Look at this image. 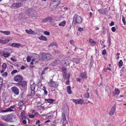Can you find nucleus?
<instances>
[{
  "label": "nucleus",
  "instance_id": "obj_57",
  "mask_svg": "<svg viewBox=\"0 0 126 126\" xmlns=\"http://www.w3.org/2000/svg\"><path fill=\"white\" fill-rule=\"evenodd\" d=\"M10 59L13 62H16V59H14L12 58H11Z\"/></svg>",
  "mask_w": 126,
  "mask_h": 126
},
{
  "label": "nucleus",
  "instance_id": "obj_8",
  "mask_svg": "<svg viewBox=\"0 0 126 126\" xmlns=\"http://www.w3.org/2000/svg\"><path fill=\"white\" fill-rule=\"evenodd\" d=\"M11 89L12 91L16 95L19 94V92L18 89L16 87H13Z\"/></svg>",
  "mask_w": 126,
  "mask_h": 126
},
{
  "label": "nucleus",
  "instance_id": "obj_26",
  "mask_svg": "<svg viewBox=\"0 0 126 126\" xmlns=\"http://www.w3.org/2000/svg\"><path fill=\"white\" fill-rule=\"evenodd\" d=\"M89 41L91 45L92 46H94L96 43L94 41H93L92 39H90Z\"/></svg>",
  "mask_w": 126,
  "mask_h": 126
},
{
  "label": "nucleus",
  "instance_id": "obj_34",
  "mask_svg": "<svg viewBox=\"0 0 126 126\" xmlns=\"http://www.w3.org/2000/svg\"><path fill=\"white\" fill-rule=\"evenodd\" d=\"M53 45H55L56 47L58 46V45L56 43H53L50 44L48 46L49 47H52Z\"/></svg>",
  "mask_w": 126,
  "mask_h": 126
},
{
  "label": "nucleus",
  "instance_id": "obj_12",
  "mask_svg": "<svg viewBox=\"0 0 126 126\" xmlns=\"http://www.w3.org/2000/svg\"><path fill=\"white\" fill-rule=\"evenodd\" d=\"M70 74H68V75H67L66 76H65L64 75L63 77L64 78H66V79H68L66 81V84L67 85L69 84V79L70 78Z\"/></svg>",
  "mask_w": 126,
  "mask_h": 126
},
{
  "label": "nucleus",
  "instance_id": "obj_25",
  "mask_svg": "<svg viewBox=\"0 0 126 126\" xmlns=\"http://www.w3.org/2000/svg\"><path fill=\"white\" fill-rule=\"evenodd\" d=\"M1 118L3 120L7 122H8V115H3L2 116Z\"/></svg>",
  "mask_w": 126,
  "mask_h": 126
},
{
  "label": "nucleus",
  "instance_id": "obj_9",
  "mask_svg": "<svg viewBox=\"0 0 126 126\" xmlns=\"http://www.w3.org/2000/svg\"><path fill=\"white\" fill-rule=\"evenodd\" d=\"M116 110V107L115 105L113 106L109 114L110 116H112L114 114Z\"/></svg>",
  "mask_w": 126,
  "mask_h": 126
},
{
  "label": "nucleus",
  "instance_id": "obj_38",
  "mask_svg": "<svg viewBox=\"0 0 126 126\" xmlns=\"http://www.w3.org/2000/svg\"><path fill=\"white\" fill-rule=\"evenodd\" d=\"M10 55V54L9 53H5L3 54V56L5 58L8 57Z\"/></svg>",
  "mask_w": 126,
  "mask_h": 126
},
{
  "label": "nucleus",
  "instance_id": "obj_53",
  "mask_svg": "<svg viewBox=\"0 0 126 126\" xmlns=\"http://www.w3.org/2000/svg\"><path fill=\"white\" fill-rule=\"evenodd\" d=\"M106 54V51L105 49L104 50L102 51V54L103 55H105Z\"/></svg>",
  "mask_w": 126,
  "mask_h": 126
},
{
  "label": "nucleus",
  "instance_id": "obj_39",
  "mask_svg": "<svg viewBox=\"0 0 126 126\" xmlns=\"http://www.w3.org/2000/svg\"><path fill=\"white\" fill-rule=\"evenodd\" d=\"M84 98H89V94L88 93H87L85 94L84 95Z\"/></svg>",
  "mask_w": 126,
  "mask_h": 126
},
{
  "label": "nucleus",
  "instance_id": "obj_60",
  "mask_svg": "<svg viewBox=\"0 0 126 126\" xmlns=\"http://www.w3.org/2000/svg\"><path fill=\"white\" fill-rule=\"evenodd\" d=\"M74 41L73 40H70V42L71 43L72 45H73L74 44Z\"/></svg>",
  "mask_w": 126,
  "mask_h": 126
},
{
  "label": "nucleus",
  "instance_id": "obj_21",
  "mask_svg": "<svg viewBox=\"0 0 126 126\" xmlns=\"http://www.w3.org/2000/svg\"><path fill=\"white\" fill-rule=\"evenodd\" d=\"M21 121L24 124H26V116H23L22 118Z\"/></svg>",
  "mask_w": 126,
  "mask_h": 126
},
{
  "label": "nucleus",
  "instance_id": "obj_59",
  "mask_svg": "<svg viewBox=\"0 0 126 126\" xmlns=\"http://www.w3.org/2000/svg\"><path fill=\"white\" fill-rule=\"evenodd\" d=\"M122 20L124 24L125 25L126 24L125 20V19L124 18H123Z\"/></svg>",
  "mask_w": 126,
  "mask_h": 126
},
{
  "label": "nucleus",
  "instance_id": "obj_56",
  "mask_svg": "<svg viewBox=\"0 0 126 126\" xmlns=\"http://www.w3.org/2000/svg\"><path fill=\"white\" fill-rule=\"evenodd\" d=\"M3 81V80L2 79H0V85L2 84V82Z\"/></svg>",
  "mask_w": 126,
  "mask_h": 126
},
{
  "label": "nucleus",
  "instance_id": "obj_13",
  "mask_svg": "<svg viewBox=\"0 0 126 126\" xmlns=\"http://www.w3.org/2000/svg\"><path fill=\"white\" fill-rule=\"evenodd\" d=\"M21 45V44L19 43H13L11 44V46L12 47H18Z\"/></svg>",
  "mask_w": 126,
  "mask_h": 126
},
{
  "label": "nucleus",
  "instance_id": "obj_36",
  "mask_svg": "<svg viewBox=\"0 0 126 126\" xmlns=\"http://www.w3.org/2000/svg\"><path fill=\"white\" fill-rule=\"evenodd\" d=\"M35 87V84H32L31 85V90L33 91H34Z\"/></svg>",
  "mask_w": 126,
  "mask_h": 126
},
{
  "label": "nucleus",
  "instance_id": "obj_31",
  "mask_svg": "<svg viewBox=\"0 0 126 126\" xmlns=\"http://www.w3.org/2000/svg\"><path fill=\"white\" fill-rule=\"evenodd\" d=\"M50 7L51 8L52 10H53L55 9L57 7H56V6L54 5V4H51L50 5Z\"/></svg>",
  "mask_w": 126,
  "mask_h": 126
},
{
  "label": "nucleus",
  "instance_id": "obj_17",
  "mask_svg": "<svg viewBox=\"0 0 126 126\" xmlns=\"http://www.w3.org/2000/svg\"><path fill=\"white\" fill-rule=\"evenodd\" d=\"M0 32L6 35H10V32L9 31H0Z\"/></svg>",
  "mask_w": 126,
  "mask_h": 126
},
{
  "label": "nucleus",
  "instance_id": "obj_58",
  "mask_svg": "<svg viewBox=\"0 0 126 126\" xmlns=\"http://www.w3.org/2000/svg\"><path fill=\"white\" fill-rule=\"evenodd\" d=\"M76 80L77 81L79 82H80L81 81V79L79 78H77L76 79Z\"/></svg>",
  "mask_w": 126,
  "mask_h": 126
},
{
  "label": "nucleus",
  "instance_id": "obj_20",
  "mask_svg": "<svg viewBox=\"0 0 126 126\" xmlns=\"http://www.w3.org/2000/svg\"><path fill=\"white\" fill-rule=\"evenodd\" d=\"M18 84L19 85H21L22 87H24L26 84V81H23L22 82L21 81Z\"/></svg>",
  "mask_w": 126,
  "mask_h": 126
},
{
  "label": "nucleus",
  "instance_id": "obj_29",
  "mask_svg": "<svg viewBox=\"0 0 126 126\" xmlns=\"http://www.w3.org/2000/svg\"><path fill=\"white\" fill-rule=\"evenodd\" d=\"M45 101L50 103H52L53 101H54L53 99H45Z\"/></svg>",
  "mask_w": 126,
  "mask_h": 126
},
{
  "label": "nucleus",
  "instance_id": "obj_10",
  "mask_svg": "<svg viewBox=\"0 0 126 126\" xmlns=\"http://www.w3.org/2000/svg\"><path fill=\"white\" fill-rule=\"evenodd\" d=\"M105 92L108 93V96H110L111 94V92L110 89L109 87L108 86H107L106 87Z\"/></svg>",
  "mask_w": 126,
  "mask_h": 126
},
{
  "label": "nucleus",
  "instance_id": "obj_32",
  "mask_svg": "<svg viewBox=\"0 0 126 126\" xmlns=\"http://www.w3.org/2000/svg\"><path fill=\"white\" fill-rule=\"evenodd\" d=\"M13 111V110L11 109L10 108H9L6 110H2V112H4L8 111Z\"/></svg>",
  "mask_w": 126,
  "mask_h": 126
},
{
  "label": "nucleus",
  "instance_id": "obj_37",
  "mask_svg": "<svg viewBox=\"0 0 126 126\" xmlns=\"http://www.w3.org/2000/svg\"><path fill=\"white\" fill-rule=\"evenodd\" d=\"M115 94L118 95L119 94L120 92V91L117 88L115 89Z\"/></svg>",
  "mask_w": 126,
  "mask_h": 126
},
{
  "label": "nucleus",
  "instance_id": "obj_41",
  "mask_svg": "<svg viewBox=\"0 0 126 126\" xmlns=\"http://www.w3.org/2000/svg\"><path fill=\"white\" fill-rule=\"evenodd\" d=\"M123 63L122 60H121L118 63V65L119 67H121L123 64Z\"/></svg>",
  "mask_w": 126,
  "mask_h": 126
},
{
  "label": "nucleus",
  "instance_id": "obj_52",
  "mask_svg": "<svg viewBox=\"0 0 126 126\" xmlns=\"http://www.w3.org/2000/svg\"><path fill=\"white\" fill-rule=\"evenodd\" d=\"M7 67V65L6 63H4L3 64L2 67L3 68H5Z\"/></svg>",
  "mask_w": 126,
  "mask_h": 126
},
{
  "label": "nucleus",
  "instance_id": "obj_46",
  "mask_svg": "<svg viewBox=\"0 0 126 126\" xmlns=\"http://www.w3.org/2000/svg\"><path fill=\"white\" fill-rule=\"evenodd\" d=\"M25 114V112L23 111H21V114L20 115V116L22 118L23 117V116H24Z\"/></svg>",
  "mask_w": 126,
  "mask_h": 126
},
{
  "label": "nucleus",
  "instance_id": "obj_15",
  "mask_svg": "<svg viewBox=\"0 0 126 126\" xmlns=\"http://www.w3.org/2000/svg\"><path fill=\"white\" fill-rule=\"evenodd\" d=\"M100 13L104 14H106L107 11V10L105 9H101L99 10Z\"/></svg>",
  "mask_w": 126,
  "mask_h": 126
},
{
  "label": "nucleus",
  "instance_id": "obj_64",
  "mask_svg": "<svg viewBox=\"0 0 126 126\" xmlns=\"http://www.w3.org/2000/svg\"><path fill=\"white\" fill-rule=\"evenodd\" d=\"M102 84V82H100L99 83H98L97 84V85L98 86H100Z\"/></svg>",
  "mask_w": 126,
  "mask_h": 126
},
{
  "label": "nucleus",
  "instance_id": "obj_19",
  "mask_svg": "<svg viewBox=\"0 0 126 126\" xmlns=\"http://www.w3.org/2000/svg\"><path fill=\"white\" fill-rule=\"evenodd\" d=\"M62 119L63 120V122L65 123H66L67 124V121L66 120V117H65V115L63 113H62Z\"/></svg>",
  "mask_w": 126,
  "mask_h": 126
},
{
  "label": "nucleus",
  "instance_id": "obj_6",
  "mask_svg": "<svg viewBox=\"0 0 126 126\" xmlns=\"http://www.w3.org/2000/svg\"><path fill=\"white\" fill-rule=\"evenodd\" d=\"M14 80L17 82H20L23 79L22 77L19 75L15 76L14 78Z\"/></svg>",
  "mask_w": 126,
  "mask_h": 126
},
{
  "label": "nucleus",
  "instance_id": "obj_44",
  "mask_svg": "<svg viewBox=\"0 0 126 126\" xmlns=\"http://www.w3.org/2000/svg\"><path fill=\"white\" fill-rule=\"evenodd\" d=\"M26 60L27 62H30L31 60V58L30 56H28L26 58Z\"/></svg>",
  "mask_w": 126,
  "mask_h": 126
},
{
  "label": "nucleus",
  "instance_id": "obj_3",
  "mask_svg": "<svg viewBox=\"0 0 126 126\" xmlns=\"http://www.w3.org/2000/svg\"><path fill=\"white\" fill-rule=\"evenodd\" d=\"M82 21V18L79 16L75 15L74 17L73 22L76 23H80Z\"/></svg>",
  "mask_w": 126,
  "mask_h": 126
},
{
  "label": "nucleus",
  "instance_id": "obj_22",
  "mask_svg": "<svg viewBox=\"0 0 126 126\" xmlns=\"http://www.w3.org/2000/svg\"><path fill=\"white\" fill-rule=\"evenodd\" d=\"M38 38L40 40L43 41H47V40L46 37L43 35H42L40 37H39Z\"/></svg>",
  "mask_w": 126,
  "mask_h": 126
},
{
  "label": "nucleus",
  "instance_id": "obj_24",
  "mask_svg": "<svg viewBox=\"0 0 126 126\" xmlns=\"http://www.w3.org/2000/svg\"><path fill=\"white\" fill-rule=\"evenodd\" d=\"M51 18L50 17H47L46 18L43 19L42 20V21L43 22H46L48 21L49 20L50 21L51 20Z\"/></svg>",
  "mask_w": 126,
  "mask_h": 126
},
{
  "label": "nucleus",
  "instance_id": "obj_4",
  "mask_svg": "<svg viewBox=\"0 0 126 126\" xmlns=\"http://www.w3.org/2000/svg\"><path fill=\"white\" fill-rule=\"evenodd\" d=\"M8 122H13L16 118V116L14 114L8 115Z\"/></svg>",
  "mask_w": 126,
  "mask_h": 126
},
{
  "label": "nucleus",
  "instance_id": "obj_62",
  "mask_svg": "<svg viewBox=\"0 0 126 126\" xmlns=\"http://www.w3.org/2000/svg\"><path fill=\"white\" fill-rule=\"evenodd\" d=\"M114 25V22H113V21H112V22H111V23H110V25L111 26L113 25Z\"/></svg>",
  "mask_w": 126,
  "mask_h": 126
},
{
  "label": "nucleus",
  "instance_id": "obj_54",
  "mask_svg": "<svg viewBox=\"0 0 126 126\" xmlns=\"http://www.w3.org/2000/svg\"><path fill=\"white\" fill-rule=\"evenodd\" d=\"M29 117L31 118H34V116L32 114H31L29 115Z\"/></svg>",
  "mask_w": 126,
  "mask_h": 126
},
{
  "label": "nucleus",
  "instance_id": "obj_51",
  "mask_svg": "<svg viewBox=\"0 0 126 126\" xmlns=\"http://www.w3.org/2000/svg\"><path fill=\"white\" fill-rule=\"evenodd\" d=\"M111 30L113 32H114L116 31V28L115 27H113L112 28Z\"/></svg>",
  "mask_w": 126,
  "mask_h": 126
},
{
  "label": "nucleus",
  "instance_id": "obj_1",
  "mask_svg": "<svg viewBox=\"0 0 126 126\" xmlns=\"http://www.w3.org/2000/svg\"><path fill=\"white\" fill-rule=\"evenodd\" d=\"M52 56L50 54L46 53H43L40 59L43 61H46L49 60L51 59Z\"/></svg>",
  "mask_w": 126,
  "mask_h": 126
},
{
  "label": "nucleus",
  "instance_id": "obj_47",
  "mask_svg": "<svg viewBox=\"0 0 126 126\" xmlns=\"http://www.w3.org/2000/svg\"><path fill=\"white\" fill-rule=\"evenodd\" d=\"M63 61H64L63 60L61 61L60 62V63L63 66H66V65H65V63H64V62H63Z\"/></svg>",
  "mask_w": 126,
  "mask_h": 126
},
{
  "label": "nucleus",
  "instance_id": "obj_27",
  "mask_svg": "<svg viewBox=\"0 0 126 126\" xmlns=\"http://www.w3.org/2000/svg\"><path fill=\"white\" fill-rule=\"evenodd\" d=\"M63 72V76H64V75L65 76H66L67 73L66 71V68L65 67H63L62 69Z\"/></svg>",
  "mask_w": 126,
  "mask_h": 126
},
{
  "label": "nucleus",
  "instance_id": "obj_49",
  "mask_svg": "<svg viewBox=\"0 0 126 126\" xmlns=\"http://www.w3.org/2000/svg\"><path fill=\"white\" fill-rule=\"evenodd\" d=\"M7 75V73L6 72H5L2 74V76L4 77H6Z\"/></svg>",
  "mask_w": 126,
  "mask_h": 126
},
{
  "label": "nucleus",
  "instance_id": "obj_30",
  "mask_svg": "<svg viewBox=\"0 0 126 126\" xmlns=\"http://www.w3.org/2000/svg\"><path fill=\"white\" fill-rule=\"evenodd\" d=\"M25 103V102L24 103L22 101H21L19 102L18 105L19 107V108L20 110H21L22 108H21V107Z\"/></svg>",
  "mask_w": 126,
  "mask_h": 126
},
{
  "label": "nucleus",
  "instance_id": "obj_42",
  "mask_svg": "<svg viewBox=\"0 0 126 126\" xmlns=\"http://www.w3.org/2000/svg\"><path fill=\"white\" fill-rule=\"evenodd\" d=\"M57 61H55L54 62L51 63V65L52 66H55L57 64Z\"/></svg>",
  "mask_w": 126,
  "mask_h": 126
},
{
  "label": "nucleus",
  "instance_id": "obj_35",
  "mask_svg": "<svg viewBox=\"0 0 126 126\" xmlns=\"http://www.w3.org/2000/svg\"><path fill=\"white\" fill-rule=\"evenodd\" d=\"M66 22L65 21H64L62 22L61 23H60L59 24V25L60 26H64L65 25V24L66 23Z\"/></svg>",
  "mask_w": 126,
  "mask_h": 126
},
{
  "label": "nucleus",
  "instance_id": "obj_61",
  "mask_svg": "<svg viewBox=\"0 0 126 126\" xmlns=\"http://www.w3.org/2000/svg\"><path fill=\"white\" fill-rule=\"evenodd\" d=\"M25 68V67L24 66L22 65L21 67L20 68L22 69H24Z\"/></svg>",
  "mask_w": 126,
  "mask_h": 126
},
{
  "label": "nucleus",
  "instance_id": "obj_55",
  "mask_svg": "<svg viewBox=\"0 0 126 126\" xmlns=\"http://www.w3.org/2000/svg\"><path fill=\"white\" fill-rule=\"evenodd\" d=\"M78 30L79 31H82L83 30V29L82 28H79L78 29Z\"/></svg>",
  "mask_w": 126,
  "mask_h": 126
},
{
  "label": "nucleus",
  "instance_id": "obj_40",
  "mask_svg": "<svg viewBox=\"0 0 126 126\" xmlns=\"http://www.w3.org/2000/svg\"><path fill=\"white\" fill-rule=\"evenodd\" d=\"M37 58H38V59H36V58L33 59H32V61L33 62L34 61H35L36 60V62H37L38 61V60L39 61L40 60V58L39 56H37Z\"/></svg>",
  "mask_w": 126,
  "mask_h": 126
},
{
  "label": "nucleus",
  "instance_id": "obj_14",
  "mask_svg": "<svg viewBox=\"0 0 126 126\" xmlns=\"http://www.w3.org/2000/svg\"><path fill=\"white\" fill-rule=\"evenodd\" d=\"M60 2L61 1H60L56 0L53 1L52 3H51V4H54V5L56 6L57 7Z\"/></svg>",
  "mask_w": 126,
  "mask_h": 126
},
{
  "label": "nucleus",
  "instance_id": "obj_45",
  "mask_svg": "<svg viewBox=\"0 0 126 126\" xmlns=\"http://www.w3.org/2000/svg\"><path fill=\"white\" fill-rule=\"evenodd\" d=\"M74 61L76 63L78 64L79 63V59H75L74 60Z\"/></svg>",
  "mask_w": 126,
  "mask_h": 126
},
{
  "label": "nucleus",
  "instance_id": "obj_18",
  "mask_svg": "<svg viewBox=\"0 0 126 126\" xmlns=\"http://www.w3.org/2000/svg\"><path fill=\"white\" fill-rule=\"evenodd\" d=\"M64 61H63V62H64V63H65V65L66 66L67 65H69L70 62V60L69 59H66L64 60Z\"/></svg>",
  "mask_w": 126,
  "mask_h": 126
},
{
  "label": "nucleus",
  "instance_id": "obj_63",
  "mask_svg": "<svg viewBox=\"0 0 126 126\" xmlns=\"http://www.w3.org/2000/svg\"><path fill=\"white\" fill-rule=\"evenodd\" d=\"M45 70H44V69H43L41 75H43L44 74H45Z\"/></svg>",
  "mask_w": 126,
  "mask_h": 126
},
{
  "label": "nucleus",
  "instance_id": "obj_33",
  "mask_svg": "<svg viewBox=\"0 0 126 126\" xmlns=\"http://www.w3.org/2000/svg\"><path fill=\"white\" fill-rule=\"evenodd\" d=\"M67 92L69 94H71L72 92L71 91V87L70 86H68L67 87Z\"/></svg>",
  "mask_w": 126,
  "mask_h": 126
},
{
  "label": "nucleus",
  "instance_id": "obj_23",
  "mask_svg": "<svg viewBox=\"0 0 126 126\" xmlns=\"http://www.w3.org/2000/svg\"><path fill=\"white\" fill-rule=\"evenodd\" d=\"M25 31L26 33L29 34H34V32L31 29H30L29 30H26Z\"/></svg>",
  "mask_w": 126,
  "mask_h": 126
},
{
  "label": "nucleus",
  "instance_id": "obj_5",
  "mask_svg": "<svg viewBox=\"0 0 126 126\" xmlns=\"http://www.w3.org/2000/svg\"><path fill=\"white\" fill-rule=\"evenodd\" d=\"M49 85L51 87L57 88L58 85L57 82L51 80L49 83Z\"/></svg>",
  "mask_w": 126,
  "mask_h": 126
},
{
  "label": "nucleus",
  "instance_id": "obj_48",
  "mask_svg": "<svg viewBox=\"0 0 126 126\" xmlns=\"http://www.w3.org/2000/svg\"><path fill=\"white\" fill-rule=\"evenodd\" d=\"M44 33L46 35H49L50 34L49 32L46 31H45L44 32Z\"/></svg>",
  "mask_w": 126,
  "mask_h": 126
},
{
  "label": "nucleus",
  "instance_id": "obj_2",
  "mask_svg": "<svg viewBox=\"0 0 126 126\" xmlns=\"http://www.w3.org/2000/svg\"><path fill=\"white\" fill-rule=\"evenodd\" d=\"M28 15L32 17L33 19H35L36 17V13L34 12L33 10L31 9H28L27 10Z\"/></svg>",
  "mask_w": 126,
  "mask_h": 126
},
{
  "label": "nucleus",
  "instance_id": "obj_28",
  "mask_svg": "<svg viewBox=\"0 0 126 126\" xmlns=\"http://www.w3.org/2000/svg\"><path fill=\"white\" fill-rule=\"evenodd\" d=\"M51 20H50V21L51 24L53 26L55 27L57 26V24L53 21L52 18H51Z\"/></svg>",
  "mask_w": 126,
  "mask_h": 126
},
{
  "label": "nucleus",
  "instance_id": "obj_16",
  "mask_svg": "<svg viewBox=\"0 0 126 126\" xmlns=\"http://www.w3.org/2000/svg\"><path fill=\"white\" fill-rule=\"evenodd\" d=\"M80 77L82 79L86 78L87 77V76L86 75V74L85 72L82 73L80 74Z\"/></svg>",
  "mask_w": 126,
  "mask_h": 126
},
{
  "label": "nucleus",
  "instance_id": "obj_11",
  "mask_svg": "<svg viewBox=\"0 0 126 126\" xmlns=\"http://www.w3.org/2000/svg\"><path fill=\"white\" fill-rule=\"evenodd\" d=\"M73 101L74 102L76 103H77L78 104H81L83 102V101L81 99L75 100L73 99Z\"/></svg>",
  "mask_w": 126,
  "mask_h": 126
},
{
  "label": "nucleus",
  "instance_id": "obj_50",
  "mask_svg": "<svg viewBox=\"0 0 126 126\" xmlns=\"http://www.w3.org/2000/svg\"><path fill=\"white\" fill-rule=\"evenodd\" d=\"M17 72V70H14L13 71L11 72V74H13L14 73H16Z\"/></svg>",
  "mask_w": 126,
  "mask_h": 126
},
{
  "label": "nucleus",
  "instance_id": "obj_43",
  "mask_svg": "<svg viewBox=\"0 0 126 126\" xmlns=\"http://www.w3.org/2000/svg\"><path fill=\"white\" fill-rule=\"evenodd\" d=\"M10 39L7 38L5 40H3V44H6L8 43L10 41Z\"/></svg>",
  "mask_w": 126,
  "mask_h": 126
},
{
  "label": "nucleus",
  "instance_id": "obj_7",
  "mask_svg": "<svg viewBox=\"0 0 126 126\" xmlns=\"http://www.w3.org/2000/svg\"><path fill=\"white\" fill-rule=\"evenodd\" d=\"M23 6V3L21 2H18L16 3H14L12 5L13 8H18L21 6Z\"/></svg>",
  "mask_w": 126,
  "mask_h": 126
}]
</instances>
